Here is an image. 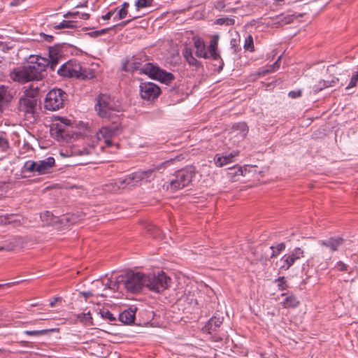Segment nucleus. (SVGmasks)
<instances>
[{
  "label": "nucleus",
  "mask_w": 358,
  "mask_h": 358,
  "mask_svg": "<svg viewBox=\"0 0 358 358\" xmlns=\"http://www.w3.org/2000/svg\"><path fill=\"white\" fill-rule=\"evenodd\" d=\"M8 148L9 143L8 139L3 134H0V149L1 151L5 152Z\"/></svg>",
  "instance_id": "a19ab883"
},
{
  "label": "nucleus",
  "mask_w": 358,
  "mask_h": 358,
  "mask_svg": "<svg viewBox=\"0 0 358 358\" xmlns=\"http://www.w3.org/2000/svg\"><path fill=\"white\" fill-rule=\"evenodd\" d=\"M30 63L38 69L39 71L43 73L47 66H48V59L41 57H37L34 61H31Z\"/></svg>",
  "instance_id": "bb28decb"
},
{
  "label": "nucleus",
  "mask_w": 358,
  "mask_h": 358,
  "mask_svg": "<svg viewBox=\"0 0 358 358\" xmlns=\"http://www.w3.org/2000/svg\"><path fill=\"white\" fill-rule=\"evenodd\" d=\"M335 268L339 271H348V266L340 261L336 263Z\"/></svg>",
  "instance_id": "49530a36"
},
{
  "label": "nucleus",
  "mask_w": 358,
  "mask_h": 358,
  "mask_svg": "<svg viewBox=\"0 0 358 358\" xmlns=\"http://www.w3.org/2000/svg\"><path fill=\"white\" fill-rule=\"evenodd\" d=\"M136 308H129L119 315V320L124 324H130L134 322Z\"/></svg>",
  "instance_id": "aec40b11"
},
{
  "label": "nucleus",
  "mask_w": 358,
  "mask_h": 358,
  "mask_svg": "<svg viewBox=\"0 0 358 358\" xmlns=\"http://www.w3.org/2000/svg\"><path fill=\"white\" fill-rule=\"evenodd\" d=\"M60 299H61V298H55L53 300L50 301V306L51 307H53V306H55V303H56L57 301L60 300Z\"/></svg>",
  "instance_id": "bf43d9fd"
},
{
  "label": "nucleus",
  "mask_w": 358,
  "mask_h": 358,
  "mask_svg": "<svg viewBox=\"0 0 358 358\" xmlns=\"http://www.w3.org/2000/svg\"><path fill=\"white\" fill-rule=\"evenodd\" d=\"M59 57H54V58H50L49 60H48V66H50V69L52 71H54L55 69V66L59 63Z\"/></svg>",
  "instance_id": "a18cd8bd"
},
{
  "label": "nucleus",
  "mask_w": 358,
  "mask_h": 358,
  "mask_svg": "<svg viewBox=\"0 0 358 358\" xmlns=\"http://www.w3.org/2000/svg\"><path fill=\"white\" fill-rule=\"evenodd\" d=\"M79 15V12L78 11H76V12H68L66 13V14L64 15V17H66V18H68V17H74L77 15Z\"/></svg>",
  "instance_id": "5fc2aeb1"
},
{
  "label": "nucleus",
  "mask_w": 358,
  "mask_h": 358,
  "mask_svg": "<svg viewBox=\"0 0 358 358\" xmlns=\"http://www.w3.org/2000/svg\"><path fill=\"white\" fill-rule=\"evenodd\" d=\"M37 306V304L35 303H33L32 304H31V306Z\"/></svg>",
  "instance_id": "774afa93"
},
{
  "label": "nucleus",
  "mask_w": 358,
  "mask_h": 358,
  "mask_svg": "<svg viewBox=\"0 0 358 358\" xmlns=\"http://www.w3.org/2000/svg\"><path fill=\"white\" fill-rule=\"evenodd\" d=\"M136 17H138L137 16H134L132 17L130 20H126V21H123L120 25L122 26H125L127 25L129 22H131V20H133L134 19H136Z\"/></svg>",
  "instance_id": "13d9d810"
},
{
  "label": "nucleus",
  "mask_w": 358,
  "mask_h": 358,
  "mask_svg": "<svg viewBox=\"0 0 358 358\" xmlns=\"http://www.w3.org/2000/svg\"><path fill=\"white\" fill-rule=\"evenodd\" d=\"M245 50L253 52L255 50L253 38L251 35H248L245 39L243 45Z\"/></svg>",
  "instance_id": "f704fd0d"
},
{
  "label": "nucleus",
  "mask_w": 358,
  "mask_h": 358,
  "mask_svg": "<svg viewBox=\"0 0 358 358\" xmlns=\"http://www.w3.org/2000/svg\"><path fill=\"white\" fill-rule=\"evenodd\" d=\"M38 94V87H34L33 85L24 87L17 105L19 112L24 116H33L36 110Z\"/></svg>",
  "instance_id": "39448f33"
},
{
  "label": "nucleus",
  "mask_w": 358,
  "mask_h": 358,
  "mask_svg": "<svg viewBox=\"0 0 358 358\" xmlns=\"http://www.w3.org/2000/svg\"><path fill=\"white\" fill-rule=\"evenodd\" d=\"M248 133V127L245 122H238L233 126L229 133V140L236 145L241 142Z\"/></svg>",
  "instance_id": "9b49d317"
},
{
  "label": "nucleus",
  "mask_w": 358,
  "mask_h": 358,
  "mask_svg": "<svg viewBox=\"0 0 358 358\" xmlns=\"http://www.w3.org/2000/svg\"><path fill=\"white\" fill-rule=\"evenodd\" d=\"M117 9V8H116L114 11H109V12H108L106 15L102 16V19L104 20H107L110 19V17L113 15L115 11Z\"/></svg>",
  "instance_id": "6e6d98bb"
},
{
  "label": "nucleus",
  "mask_w": 358,
  "mask_h": 358,
  "mask_svg": "<svg viewBox=\"0 0 358 358\" xmlns=\"http://www.w3.org/2000/svg\"><path fill=\"white\" fill-rule=\"evenodd\" d=\"M80 73H78L77 78L80 79H91L94 77V72L90 69L83 68L81 66L80 71H79Z\"/></svg>",
  "instance_id": "7c9ffc66"
},
{
  "label": "nucleus",
  "mask_w": 358,
  "mask_h": 358,
  "mask_svg": "<svg viewBox=\"0 0 358 358\" xmlns=\"http://www.w3.org/2000/svg\"><path fill=\"white\" fill-rule=\"evenodd\" d=\"M99 313L102 318L108 320L110 322H113L115 320L114 315L108 309H101L99 310Z\"/></svg>",
  "instance_id": "c9c22d12"
},
{
  "label": "nucleus",
  "mask_w": 358,
  "mask_h": 358,
  "mask_svg": "<svg viewBox=\"0 0 358 358\" xmlns=\"http://www.w3.org/2000/svg\"><path fill=\"white\" fill-rule=\"evenodd\" d=\"M121 133V129L117 125L103 127L96 132V138L99 141L104 140L106 145L110 147L113 142L110 138L117 136Z\"/></svg>",
  "instance_id": "9d476101"
},
{
  "label": "nucleus",
  "mask_w": 358,
  "mask_h": 358,
  "mask_svg": "<svg viewBox=\"0 0 358 358\" xmlns=\"http://www.w3.org/2000/svg\"><path fill=\"white\" fill-rule=\"evenodd\" d=\"M275 281L278 282V287L280 290L283 291L287 288L288 286L284 277H279Z\"/></svg>",
  "instance_id": "79ce46f5"
},
{
  "label": "nucleus",
  "mask_w": 358,
  "mask_h": 358,
  "mask_svg": "<svg viewBox=\"0 0 358 358\" xmlns=\"http://www.w3.org/2000/svg\"><path fill=\"white\" fill-rule=\"evenodd\" d=\"M53 28L56 29H76L78 27V22L74 20H64L59 24H55Z\"/></svg>",
  "instance_id": "cd10ccee"
},
{
  "label": "nucleus",
  "mask_w": 358,
  "mask_h": 358,
  "mask_svg": "<svg viewBox=\"0 0 358 358\" xmlns=\"http://www.w3.org/2000/svg\"><path fill=\"white\" fill-rule=\"evenodd\" d=\"M281 57H282V55L279 56L278 59L275 62V63L273 65L268 66L266 70H264L260 73L262 75H266L267 73H269L276 71L280 66V61L281 59Z\"/></svg>",
  "instance_id": "473e14b6"
},
{
  "label": "nucleus",
  "mask_w": 358,
  "mask_h": 358,
  "mask_svg": "<svg viewBox=\"0 0 358 358\" xmlns=\"http://www.w3.org/2000/svg\"><path fill=\"white\" fill-rule=\"evenodd\" d=\"M94 109L98 116L113 122H117L119 115L122 111L120 102L114 97L106 94H100L96 99Z\"/></svg>",
  "instance_id": "f03ea898"
},
{
  "label": "nucleus",
  "mask_w": 358,
  "mask_h": 358,
  "mask_svg": "<svg viewBox=\"0 0 358 358\" xmlns=\"http://www.w3.org/2000/svg\"><path fill=\"white\" fill-rule=\"evenodd\" d=\"M235 20L231 17H220L216 20L215 24L218 25L231 26L234 24Z\"/></svg>",
  "instance_id": "72a5a7b5"
},
{
  "label": "nucleus",
  "mask_w": 358,
  "mask_h": 358,
  "mask_svg": "<svg viewBox=\"0 0 358 358\" xmlns=\"http://www.w3.org/2000/svg\"><path fill=\"white\" fill-rule=\"evenodd\" d=\"M194 46L196 49L195 55L197 57L208 59L209 58L204 42L197 37H194Z\"/></svg>",
  "instance_id": "a211bd4d"
},
{
  "label": "nucleus",
  "mask_w": 358,
  "mask_h": 358,
  "mask_svg": "<svg viewBox=\"0 0 358 358\" xmlns=\"http://www.w3.org/2000/svg\"><path fill=\"white\" fill-rule=\"evenodd\" d=\"M94 152V148L92 146L83 148L74 147L72 150V154L78 156H92Z\"/></svg>",
  "instance_id": "5701e85b"
},
{
  "label": "nucleus",
  "mask_w": 358,
  "mask_h": 358,
  "mask_svg": "<svg viewBox=\"0 0 358 358\" xmlns=\"http://www.w3.org/2000/svg\"><path fill=\"white\" fill-rule=\"evenodd\" d=\"M83 6H86V5L85 4V5L84 4L83 5H78L76 6V8L83 7Z\"/></svg>",
  "instance_id": "338daca9"
},
{
  "label": "nucleus",
  "mask_w": 358,
  "mask_h": 358,
  "mask_svg": "<svg viewBox=\"0 0 358 358\" xmlns=\"http://www.w3.org/2000/svg\"><path fill=\"white\" fill-rule=\"evenodd\" d=\"M222 317L213 316L203 327V330L208 334H211L212 331H216L217 329L220 327V325L222 324Z\"/></svg>",
  "instance_id": "6ab92c4d"
},
{
  "label": "nucleus",
  "mask_w": 358,
  "mask_h": 358,
  "mask_svg": "<svg viewBox=\"0 0 358 358\" xmlns=\"http://www.w3.org/2000/svg\"><path fill=\"white\" fill-rule=\"evenodd\" d=\"M303 257V251L299 248H295L292 252L285 255L280 259L282 265L280 269L288 270L296 260Z\"/></svg>",
  "instance_id": "4468645a"
},
{
  "label": "nucleus",
  "mask_w": 358,
  "mask_h": 358,
  "mask_svg": "<svg viewBox=\"0 0 358 358\" xmlns=\"http://www.w3.org/2000/svg\"><path fill=\"white\" fill-rule=\"evenodd\" d=\"M140 66L141 64L138 62L129 60L124 66V70L139 71L140 73H144L151 78L158 80L164 83L171 82L173 78L171 73H167L150 63H146L142 67H140Z\"/></svg>",
  "instance_id": "20e7f679"
},
{
  "label": "nucleus",
  "mask_w": 358,
  "mask_h": 358,
  "mask_svg": "<svg viewBox=\"0 0 358 358\" xmlns=\"http://www.w3.org/2000/svg\"><path fill=\"white\" fill-rule=\"evenodd\" d=\"M284 3V0H275V4L276 6H280Z\"/></svg>",
  "instance_id": "e2e57ef3"
},
{
  "label": "nucleus",
  "mask_w": 358,
  "mask_h": 358,
  "mask_svg": "<svg viewBox=\"0 0 358 358\" xmlns=\"http://www.w3.org/2000/svg\"><path fill=\"white\" fill-rule=\"evenodd\" d=\"M175 159H171L165 161L159 165H154L152 168L145 171H138L127 176L124 179H118L115 185L118 188L124 187L126 185H136L141 182H149L155 178V173L157 171L162 172L167 166L172 164Z\"/></svg>",
  "instance_id": "f257e3e1"
},
{
  "label": "nucleus",
  "mask_w": 358,
  "mask_h": 358,
  "mask_svg": "<svg viewBox=\"0 0 358 358\" xmlns=\"http://www.w3.org/2000/svg\"><path fill=\"white\" fill-rule=\"evenodd\" d=\"M54 57H61V55L59 53V51L54 48H50L49 49V59L50 58H54Z\"/></svg>",
  "instance_id": "de8ad7c7"
},
{
  "label": "nucleus",
  "mask_w": 358,
  "mask_h": 358,
  "mask_svg": "<svg viewBox=\"0 0 358 358\" xmlns=\"http://www.w3.org/2000/svg\"><path fill=\"white\" fill-rule=\"evenodd\" d=\"M217 48L215 46H208L207 52H208L209 58H212L214 60L220 58L219 54L217 52Z\"/></svg>",
  "instance_id": "ea45409f"
},
{
  "label": "nucleus",
  "mask_w": 358,
  "mask_h": 358,
  "mask_svg": "<svg viewBox=\"0 0 358 358\" xmlns=\"http://www.w3.org/2000/svg\"><path fill=\"white\" fill-rule=\"evenodd\" d=\"M182 53L185 60L190 66H195L196 68L201 66L200 62L194 57L191 48L185 47Z\"/></svg>",
  "instance_id": "4be33fe9"
},
{
  "label": "nucleus",
  "mask_w": 358,
  "mask_h": 358,
  "mask_svg": "<svg viewBox=\"0 0 358 358\" xmlns=\"http://www.w3.org/2000/svg\"><path fill=\"white\" fill-rule=\"evenodd\" d=\"M55 329H41V330H26L24 331V334L27 336H42L44 335L48 334L49 332L55 331Z\"/></svg>",
  "instance_id": "c756f323"
},
{
  "label": "nucleus",
  "mask_w": 358,
  "mask_h": 358,
  "mask_svg": "<svg viewBox=\"0 0 358 358\" xmlns=\"http://www.w3.org/2000/svg\"><path fill=\"white\" fill-rule=\"evenodd\" d=\"M127 15V10L121 8L120 10H118V12H117V19L118 20L124 19L126 17Z\"/></svg>",
  "instance_id": "09e8293b"
},
{
  "label": "nucleus",
  "mask_w": 358,
  "mask_h": 358,
  "mask_svg": "<svg viewBox=\"0 0 358 358\" xmlns=\"http://www.w3.org/2000/svg\"><path fill=\"white\" fill-rule=\"evenodd\" d=\"M285 308H294L299 306V299L293 294L287 296L284 301L281 303Z\"/></svg>",
  "instance_id": "b1692460"
},
{
  "label": "nucleus",
  "mask_w": 358,
  "mask_h": 358,
  "mask_svg": "<svg viewBox=\"0 0 358 358\" xmlns=\"http://www.w3.org/2000/svg\"><path fill=\"white\" fill-rule=\"evenodd\" d=\"M15 284V282H10V283H6V284H4V285H0V287H4V286H6V287H10L11 285H13Z\"/></svg>",
  "instance_id": "69168bd1"
},
{
  "label": "nucleus",
  "mask_w": 358,
  "mask_h": 358,
  "mask_svg": "<svg viewBox=\"0 0 358 358\" xmlns=\"http://www.w3.org/2000/svg\"><path fill=\"white\" fill-rule=\"evenodd\" d=\"M80 16V19L83 20H88L90 18V14L88 13H81L80 15H78Z\"/></svg>",
  "instance_id": "4d7b16f0"
},
{
  "label": "nucleus",
  "mask_w": 358,
  "mask_h": 358,
  "mask_svg": "<svg viewBox=\"0 0 358 358\" xmlns=\"http://www.w3.org/2000/svg\"><path fill=\"white\" fill-rule=\"evenodd\" d=\"M129 6V3H127V2H124V3H122V8H123V9H124V10H127V8H128Z\"/></svg>",
  "instance_id": "680f3d73"
},
{
  "label": "nucleus",
  "mask_w": 358,
  "mask_h": 358,
  "mask_svg": "<svg viewBox=\"0 0 358 358\" xmlns=\"http://www.w3.org/2000/svg\"><path fill=\"white\" fill-rule=\"evenodd\" d=\"M25 67L31 80H40L42 78V73L31 63L25 66Z\"/></svg>",
  "instance_id": "a878e982"
},
{
  "label": "nucleus",
  "mask_w": 358,
  "mask_h": 358,
  "mask_svg": "<svg viewBox=\"0 0 358 358\" xmlns=\"http://www.w3.org/2000/svg\"><path fill=\"white\" fill-rule=\"evenodd\" d=\"M110 29L111 28H106V29H103L101 30L95 31L92 32V34L93 36H100V35L106 34Z\"/></svg>",
  "instance_id": "603ef678"
},
{
  "label": "nucleus",
  "mask_w": 358,
  "mask_h": 358,
  "mask_svg": "<svg viewBox=\"0 0 358 358\" xmlns=\"http://www.w3.org/2000/svg\"><path fill=\"white\" fill-rule=\"evenodd\" d=\"M82 294L85 297L87 298L88 296H91L92 294L90 292H83Z\"/></svg>",
  "instance_id": "0e129e2a"
},
{
  "label": "nucleus",
  "mask_w": 358,
  "mask_h": 358,
  "mask_svg": "<svg viewBox=\"0 0 358 358\" xmlns=\"http://www.w3.org/2000/svg\"><path fill=\"white\" fill-rule=\"evenodd\" d=\"M55 166V159L52 157H48L43 160L27 161L23 166L24 171L37 173L38 175H45L52 172Z\"/></svg>",
  "instance_id": "1a4fd4ad"
},
{
  "label": "nucleus",
  "mask_w": 358,
  "mask_h": 358,
  "mask_svg": "<svg viewBox=\"0 0 358 358\" xmlns=\"http://www.w3.org/2000/svg\"><path fill=\"white\" fill-rule=\"evenodd\" d=\"M153 0H138L135 6H136V9L138 10L140 8H146L152 5Z\"/></svg>",
  "instance_id": "58836bf2"
},
{
  "label": "nucleus",
  "mask_w": 358,
  "mask_h": 358,
  "mask_svg": "<svg viewBox=\"0 0 358 358\" xmlns=\"http://www.w3.org/2000/svg\"><path fill=\"white\" fill-rule=\"evenodd\" d=\"M140 95L144 100H154L159 93V87L152 83H142L140 86Z\"/></svg>",
  "instance_id": "f8f14e48"
},
{
  "label": "nucleus",
  "mask_w": 358,
  "mask_h": 358,
  "mask_svg": "<svg viewBox=\"0 0 358 358\" xmlns=\"http://www.w3.org/2000/svg\"><path fill=\"white\" fill-rule=\"evenodd\" d=\"M338 78L334 77L332 79H326L322 81L323 85L322 87L318 88V90H321L323 87H329L335 86L338 83Z\"/></svg>",
  "instance_id": "e433bc0d"
},
{
  "label": "nucleus",
  "mask_w": 358,
  "mask_h": 358,
  "mask_svg": "<svg viewBox=\"0 0 358 358\" xmlns=\"http://www.w3.org/2000/svg\"><path fill=\"white\" fill-rule=\"evenodd\" d=\"M77 318L86 326L92 325V317L90 312L79 314L78 315Z\"/></svg>",
  "instance_id": "2f4dec72"
},
{
  "label": "nucleus",
  "mask_w": 358,
  "mask_h": 358,
  "mask_svg": "<svg viewBox=\"0 0 358 358\" xmlns=\"http://www.w3.org/2000/svg\"><path fill=\"white\" fill-rule=\"evenodd\" d=\"M218 39H219L218 36H214L211 38L210 42V45H210V46H215V47L217 48Z\"/></svg>",
  "instance_id": "864d4df0"
},
{
  "label": "nucleus",
  "mask_w": 358,
  "mask_h": 358,
  "mask_svg": "<svg viewBox=\"0 0 358 358\" xmlns=\"http://www.w3.org/2000/svg\"><path fill=\"white\" fill-rule=\"evenodd\" d=\"M334 69H335V66L331 65V66H328L327 71L329 73H332V72H334Z\"/></svg>",
  "instance_id": "052dcab7"
},
{
  "label": "nucleus",
  "mask_w": 358,
  "mask_h": 358,
  "mask_svg": "<svg viewBox=\"0 0 358 358\" xmlns=\"http://www.w3.org/2000/svg\"><path fill=\"white\" fill-rule=\"evenodd\" d=\"M299 16H302V15H295L294 14L292 15H287L286 16H284L280 18V22L283 24H287L294 21V19H296Z\"/></svg>",
  "instance_id": "4c0bfd02"
},
{
  "label": "nucleus",
  "mask_w": 358,
  "mask_h": 358,
  "mask_svg": "<svg viewBox=\"0 0 358 358\" xmlns=\"http://www.w3.org/2000/svg\"><path fill=\"white\" fill-rule=\"evenodd\" d=\"M145 287L149 290L160 293L166 289L171 284V278L164 272L155 273H149L145 275Z\"/></svg>",
  "instance_id": "0eeeda50"
},
{
  "label": "nucleus",
  "mask_w": 358,
  "mask_h": 358,
  "mask_svg": "<svg viewBox=\"0 0 358 358\" xmlns=\"http://www.w3.org/2000/svg\"><path fill=\"white\" fill-rule=\"evenodd\" d=\"M285 245L283 243L278 244L275 247L271 246L268 249L270 254L266 255V259H271L276 257L281 251L285 250Z\"/></svg>",
  "instance_id": "c85d7f7f"
},
{
  "label": "nucleus",
  "mask_w": 358,
  "mask_h": 358,
  "mask_svg": "<svg viewBox=\"0 0 358 358\" xmlns=\"http://www.w3.org/2000/svg\"><path fill=\"white\" fill-rule=\"evenodd\" d=\"M343 239L341 238H331L327 241H320L319 244L325 245L329 248L331 251H335L337 248L343 243Z\"/></svg>",
  "instance_id": "412c9836"
},
{
  "label": "nucleus",
  "mask_w": 358,
  "mask_h": 358,
  "mask_svg": "<svg viewBox=\"0 0 358 358\" xmlns=\"http://www.w3.org/2000/svg\"><path fill=\"white\" fill-rule=\"evenodd\" d=\"M13 99L11 90L3 85H0V115L10 106Z\"/></svg>",
  "instance_id": "dca6fc26"
},
{
  "label": "nucleus",
  "mask_w": 358,
  "mask_h": 358,
  "mask_svg": "<svg viewBox=\"0 0 358 358\" xmlns=\"http://www.w3.org/2000/svg\"><path fill=\"white\" fill-rule=\"evenodd\" d=\"M357 82H358V71H356L353 73V75L350 79V83L347 87V89L355 87Z\"/></svg>",
  "instance_id": "37998d69"
},
{
  "label": "nucleus",
  "mask_w": 358,
  "mask_h": 358,
  "mask_svg": "<svg viewBox=\"0 0 358 358\" xmlns=\"http://www.w3.org/2000/svg\"><path fill=\"white\" fill-rule=\"evenodd\" d=\"M194 176V171L192 167L180 170L176 172L175 178L171 180L166 185H164V187H166V189L171 192L181 189L190 183Z\"/></svg>",
  "instance_id": "6e6552de"
},
{
  "label": "nucleus",
  "mask_w": 358,
  "mask_h": 358,
  "mask_svg": "<svg viewBox=\"0 0 358 358\" xmlns=\"http://www.w3.org/2000/svg\"><path fill=\"white\" fill-rule=\"evenodd\" d=\"M145 274L143 273L129 271L120 275L116 282L110 281L108 287L113 290L122 287L128 292L136 293L145 287Z\"/></svg>",
  "instance_id": "7ed1b4c3"
},
{
  "label": "nucleus",
  "mask_w": 358,
  "mask_h": 358,
  "mask_svg": "<svg viewBox=\"0 0 358 358\" xmlns=\"http://www.w3.org/2000/svg\"><path fill=\"white\" fill-rule=\"evenodd\" d=\"M240 5L241 0H216L214 2V8L224 12H235Z\"/></svg>",
  "instance_id": "2eb2a0df"
},
{
  "label": "nucleus",
  "mask_w": 358,
  "mask_h": 358,
  "mask_svg": "<svg viewBox=\"0 0 358 358\" xmlns=\"http://www.w3.org/2000/svg\"><path fill=\"white\" fill-rule=\"evenodd\" d=\"M53 217V215L50 211H45L42 215L41 218L46 224H50L52 222Z\"/></svg>",
  "instance_id": "c03bdc74"
},
{
  "label": "nucleus",
  "mask_w": 358,
  "mask_h": 358,
  "mask_svg": "<svg viewBox=\"0 0 358 358\" xmlns=\"http://www.w3.org/2000/svg\"><path fill=\"white\" fill-rule=\"evenodd\" d=\"M67 99L68 95L64 90L54 88L47 93L44 100V107L48 110H58L64 107Z\"/></svg>",
  "instance_id": "423d86ee"
},
{
  "label": "nucleus",
  "mask_w": 358,
  "mask_h": 358,
  "mask_svg": "<svg viewBox=\"0 0 358 358\" xmlns=\"http://www.w3.org/2000/svg\"><path fill=\"white\" fill-rule=\"evenodd\" d=\"M238 152H236L235 154L230 153L229 155H224V156H219L218 155H216V157L215 159V164L217 166H222L224 165H226L230 162H232V159L237 155Z\"/></svg>",
  "instance_id": "393cba45"
},
{
  "label": "nucleus",
  "mask_w": 358,
  "mask_h": 358,
  "mask_svg": "<svg viewBox=\"0 0 358 358\" xmlns=\"http://www.w3.org/2000/svg\"><path fill=\"white\" fill-rule=\"evenodd\" d=\"M301 94V90L291 91L288 94L289 96L292 98V99L297 98V97L300 96Z\"/></svg>",
  "instance_id": "3c124183"
},
{
  "label": "nucleus",
  "mask_w": 358,
  "mask_h": 358,
  "mask_svg": "<svg viewBox=\"0 0 358 358\" xmlns=\"http://www.w3.org/2000/svg\"><path fill=\"white\" fill-rule=\"evenodd\" d=\"M81 69V65L76 61L70 60L63 64L58 69L57 73L64 77H75L78 76V73H80L79 71Z\"/></svg>",
  "instance_id": "ddd939ff"
},
{
  "label": "nucleus",
  "mask_w": 358,
  "mask_h": 358,
  "mask_svg": "<svg viewBox=\"0 0 358 358\" xmlns=\"http://www.w3.org/2000/svg\"><path fill=\"white\" fill-rule=\"evenodd\" d=\"M41 40H43L45 41H47L48 43H50L53 40V36L51 35L45 34L43 33H41L40 34Z\"/></svg>",
  "instance_id": "8fccbe9b"
},
{
  "label": "nucleus",
  "mask_w": 358,
  "mask_h": 358,
  "mask_svg": "<svg viewBox=\"0 0 358 358\" xmlns=\"http://www.w3.org/2000/svg\"><path fill=\"white\" fill-rule=\"evenodd\" d=\"M10 78L20 83H25L31 81L25 66L13 69L10 73Z\"/></svg>",
  "instance_id": "f3484780"
}]
</instances>
